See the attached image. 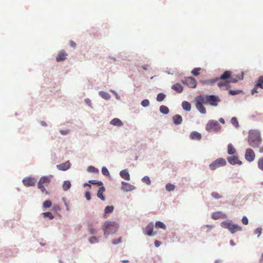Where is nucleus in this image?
Segmentation results:
<instances>
[{
  "label": "nucleus",
  "mask_w": 263,
  "mask_h": 263,
  "mask_svg": "<svg viewBox=\"0 0 263 263\" xmlns=\"http://www.w3.org/2000/svg\"><path fill=\"white\" fill-rule=\"evenodd\" d=\"M176 186L171 183H168L165 185V189L168 192L173 191L175 189Z\"/></svg>",
  "instance_id": "38"
},
{
  "label": "nucleus",
  "mask_w": 263,
  "mask_h": 263,
  "mask_svg": "<svg viewBox=\"0 0 263 263\" xmlns=\"http://www.w3.org/2000/svg\"><path fill=\"white\" fill-rule=\"evenodd\" d=\"M63 189L64 191H67L71 187V184L69 180H65L63 183Z\"/></svg>",
  "instance_id": "33"
},
{
  "label": "nucleus",
  "mask_w": 263,
  "mask_h": 263,
  "mask_svg": "<svg viewBox=\"0 0 263 263\" xmlns=\"http://www.w3.org/2000/svg\"><path fill=\"white\" fill-rule=\"evenodd\" d=\"M83 186H84V187L89 186V187H91V183H90V182H89V181L88 182H85L83 184Z\"/></svg>",
  "instance_id": "64"
},
{
  "label": "nucleus",
  "mask_w": 263,
  "mask_h": 263,
  "mask_svg": "<svg viewBox=\"0 0 263 263\" xmlns=\"http://www.w3.org/2000/svg\"><path fill=\"white\" fill-rule=\"evenodd\" d=\"M22 182L26 187L34 186L35 185L36 179L33 177L28 176L24 178Z\"/></svg>",
  "instance_id": "9"
},
{
  "label": "nucleus",
  "mask_w": 263,
  "mask_h": 263,
  "mask_svg": "<svg viewBox=\"0 0 263 263\" xmlns=\"http://www.w3.org/2000/svg\"><path fill=\"white\" fill-rule=\"evenodd\" d=\"M172 89L179 93H181L183 90V86L179 83L172 85Z\"/></svg>",
  "instance_id": "25"
},
{
  "label": "nucleus",
  "mask_w": 263,
  "mask_h": 263,
  "mask_svg": "<svg viewBox=\"0 0 263 263\" xmlns=\"http://www.w3.org/2000/svg\"><path fill=\"white\" fill-rule=\"evenodd\" d=\"M262 142L261 134L259 130L250 129L249 131L248 143L253 148L260 147Z\"/></svg>",
  "instance_id": "1"
},
{
  "label": "nucleus",
  "mask_w": 263,
  "mask_h": 263,
  "mask_svg": "<svg viewBox=\"0 0 263 263\" xmlns=\"http://www.w3.org/2000/svg\"><path fill=\"white\" fill-rule=\"evenodd\" d=\"M227 153L229 155L231 156L234 155V154L236 153L235 148L231 143L229 144L228 145Z\"/></svg>",
  "instance_id": "29"
},
{
  "label": "nucleus",
  "mask_w": 263,
  "mask_h": 263,
  "mask_svg": "<svg viewBox=\"0 0 263 263\" xmlns=\"http://www.w3.org/2000/svg\"><path fill=\"white\" fill-rule=\"evenodd\" d=\"M226 164V160L224 158H219L212 162L209 167L211 170L214 171L218 167L225 166Z\"/></svg>",
  "instance_id": "6"
},
{
  "label": "nucleus",
  "mask_w": 263,
  "mask_h": 263,
  "mask_svg": "<svg viewBox=\"0 0 263 263\" xmlns=\"http://www.w3.org/2000/svg\"><path fill=\"white\" fill-rule=\"evenodd\" d=\"M162 242L159 240H156L154 241V245L156 248H158L161 245Z\"/></svg>",
  "instance_id": "61"
},
{
  "label": "nucleus",
  "mask_w": 263,
  "mask_h": 263,
  "mask_svg": "<svg viewBox=\"0 0 263 263\" xmlns=\"http://www.w3.org/2000/svg\"><path fill=\"white\" fill-rule=\"evenodd\" d=\"M84 196L87 201H89L91 198V193L88 191H86L85 192Z\"/></svg>",
  "instance_id": "52"
},
{
  "label": "nucleus",
  "mask_w": 263,
  "mask_h": 263,
  "mask_svg": "<svg viewBox=\"0 0 263 263\" xmlns=\"http://www.w3.org/2000/svg\"><path fill=\"white\" fill-rule=\"evenodd\" d=\"M52 209L55 211H60L61 210L60 206L58 204H54L52 206Z\"/></svg>",
  "instance_id": "57"
},
{
  "label": "nucleus",
  "mask_w": 263,
  "mask_h": 263,
  "mask_svg": "<svg viewBox=\"0 0 263 263\" xmlns=\"http://www.w3.org/2000/svg\"><path fill=\"white\" fill-rule=\"evenodd\" d=\"M88 231L91 235H94L96 234L97 231L96 230L93 228V226L92 223H89L88 224Z\"/></svg>",
  "instance_id": "35"
},
{
  "label": "nucleus",
  "mask_w": 263,
  "mask_h": 263,
  "mask_svg": "<svg viewBox=\"0 0 263 263\" xmlns=\"http://www.w3.org/2000/svg\"><path fill=\"white\" fill-rule=\"evenodd\" d=\"M220 226L228 229L232 234H234L237 231H242V228L241 226L233 222L232 220L228 219L221 222Z\"/></svg>",
  "instance_id": "4"
},
{
  "label": "nucleus",
  "mask_w": 263,
  "mask_h": 263,
  "mask_svg": "<svg viewBox=\"0 0 263 263\" xmlns=\"http://www.w3.org/2000/svg\"><path fill=\"white\" fill-rule=\"evenodd\" d=\"M241 222L245 225H247L249 223V219L246 216H243L241 218Z\"/></svg>",
  "instance_id": "56"
},
{
  "label": "nucleus",
  "mask_w": 263,
  "mask_h": 263,
  "mask_svg": "<svg viewBox=\"0 0 263 263\" xmlns=\"http://www.w3.org/2000/svg\"><path fill=\"white\" fill-rule=\"evenodd\" d=\"M155 226L156 229H161L162 230H166V225L161 221H157Z\"/></svg>",
  "instance_id": "31"
},
{
  "label": "nucleus",
  "mask_w": 263,
  "mask_h": 263,
  "mask_svg": "<svg viewBox=\"0 0 263 263\" xmlns=\"http://www.w3.org/2000/svg\"><path fill=\"white\" fill-rule=\"evenodd\" d=\"M159 110L160 112L163 115H167L170 112V110L168 107L163 105H162L160 106Z\"/></svg>",
  "instance_id": "32"
},
{
  "label": "nucleus",
  "mask_w": 263,
  "mask_h": 263,
  "mask_svg": "<svg viewBox=\"0 0 263 263\" xmlns=\"http://www.w3.org/2000/svg\"><path fill=\"white\" fill-rule=\"evenodd\" d=\"M71 166V164L69 160L66 161L65 162L63 163L57 165V168L60 170L62 171H66L69 169Z\"/></svg>",
  "instance_id": "16"
},
{
  "label": "nucleus",
  "mask_w": 263,
  "mask_h": 263,
  "mask_svg": "<svg viewBox=\"0 0 263 263\" xmlns=\"http://www.w3.org/2000/svg\"><path fill=\"white\" fill-rule=\"evenodd\" d=\"M37 187L40 189L41 191L43 193H45L46 195H49V193L48 191H47L46 189L45 188V186L44 185L41 184H37Z\"/></svg>",
  "instance_id": "46"
},
{
  "label": "nucleus",
  "mask_w": 263,
  "mask_h": 263,
  "mask_svg": "<svg viewBox=\"0 0 263 263\" xmlns=\"http://www.w3.org/2000/svg\"><path fill=\"white\" fill-rule=\"evenodd\" d=\"M258 168L263 171V157L260 158L257 161Z\"/></svg>",
  "instance_id": "45"
},
{
  "label": "nucleus",
  "mask_w": 263,
  "mask_h": 263,
  "mask_svg": "<svg viewBox=\"0 0 263 263\" xmlns=\"http://www.w3.org/2000/svg\"><path fill=\"white\" fill-rule=\"evenodd\" d=\"M105 191V188L103 185L100 186L97 193V197L100 198L101 200L104 201L106 199L105 196L103 195V193Z\"/></svg>",
  "instance_id": "20"
},
{
  "label": "nucleus",
  "mask_w": 263,
  "mask_h": 263,
  "mask_svg": "<svg viewBox=\"0 0 263 263\" xmlns=\"http://www.w3.org/2000/svg\"><path fill=\"white\" fill-rule=\"evenodd\" d=\"M255 86L256 88H260L263 89V76H260L257 81L255 82Z\"/></svg>",
  "instance_id": "30"
},
{
  "label": "nucleus",
  "mask_w": 263,
  "mask_h": 263,
  "mask_svg": "<svg viewBox=\"0 0 263 263\" xmlns=\"http://www.w3.org/2000/svg\"><path fill=\"white\" fill-rule=\"evenodd\" d=\"M262 232V229L261 227L256 228L253 232L255 235H257V237L258 238L260 236Z\"/></svg>",
  "instance_id": "44"
},
{
  "label": "nucleus",
  "mask_w": 263,
  "mask_h": 263,
  "mask_svg": "<svg viewBox=\"0 0 263 263\" xmlns=\"http://www.w3.org/2000/svg\"><path fill=\"white\" fill-rule=\"evenodd\" d=\"M257 88H256V86H254V87L251 90V93L252 95H253V94H254L255 93H257L258 92Z\"/></svg>",
  "instance_id": "62"
},
{
  "label": "nucleus",
  "mask_w": 263,
  "mask_h": 263,
  "mask_svg": "<svg viewBox=\"0 0 263 263\" xmlns=\"http://www.w3.org/2000/svg\"><path fill=\"white\" fill-rule=\"evenodd\" d=\"M232 76V71L231 70H226L224 71L222 74L219 77H217L218 78V80H223L228 81L229 79L231 78Z\"/></svg>",
  "instance_id": "15"
},
{
  "label": "nucleus",
  "mask_w": 263,
  "mask_h": 263,
  "mask_svg": "<svg viewBox=\"0 0 263 263\" xmlns=\"http://www.w3.org/2000/svg\"><path fill=\"white\" fill-rule=\"evenodd\" d=\"M102 173L103 175L105 176H109L110 175V173L108 168L106 166H103L102 167Z\"/></svg>",
  "instance_id": "50"
},
{
  "label": "nucleus",
  "mask_w": 263,
  "mask_h": 263,
  "mask_svg": "<svg viewBox=\"0 0 263 263\" xmlns=\"http://www.w3.org/2000/svg\"><path fill=\"white\" fill-rule=\"evenodd\" d=\"M221 129V126L218 122L215 120H210L205 125V129L208 132H213L214 133L219 132Z\"/></svg>",
  "instance_id": "5"
},
{
  "label": "nucleus",
  "mask_w": 263,
  "mask_h": 263,
  "mask_svg": "<svg viewBox=\"0 0 263 263\" xmlns=\"http://www.w3.org/2000/svg\"><path fill=\"white\" fill-rule=\"evenodd\" d=\"M200 70H201V68L200 67H196V68H194L191 71V73L193 76L197 77L199 74V71Z\"/></svg>",
  "instance_id": "48"
},
{
  "label": "nucleus",
  "mask_w": 263,
  "mask_h": 263,
  "mask_svg": "<svg viewBox=\"0 0 263 263\" xmlns=\"http://www.w3.org/2000/svg\"><path fill=\"white\" fill-rule=\"evenodd\" d=\"M111 92L115 95V97L117 100H120L121 98L120 96L118 95V93L115 91V90H111Z\"/></svg>",
  "instance_id": "59"
},
{
  "label": "nucleus",
  "mask_w": 263,
  "mask_h": 263,
  "mask_svg": "<svg viewBox=\"0 0 263 263\" xmlns=\"http://www.w3.org/2000/svg\"><path fill=\"white\" fill-rule=\"evenodd\" d=\"M195 106L197 109L202 114H205L206 112V109L203 106L204 103L199 98L198 96H196L195 99Z\"/></svg>",
  "instance_id": "7"
},
{
  "label": "nucleus",
  "mask_w": 263,
  "mask_h": 263,
  "mask_svg": "<svg viewBox=\"0 0 263 263\" xmlns=\"http://www.w3.org/2000/svg\"><path fill=\"white\" fill-rule=\"evenodd\" d=\"M217 81H218V78L217 77H216V78H215L214 79H209V80H200L199 82L202 83V84H204V85H209V86H212V85H213V84L214 83H216Z\"/></svg>",
  "instance_id": "21"
},
{
  "label": "nucleus",
  "mask_w": 263,
  "mask_h": 263,
  "mask_svg": "<svg viewBox=\"0 0 263 263\" xmlns=\"http://www.w3.org/2000/svg\"><path fill=\"white\" fill-rule=\"evenodd\" d=\"M69 45L71 47L74 48L76 46V44L72 41L69 42Z\"/></svg>",
  "instance_id": "63"
},
{
  "label": "nucleus",
  "mask_w": 263,
  "mask_h": 263,
  "mask_svg": "<svg viewBox=\"0 0 263 263\" xmlns=\"http://www.w3.org/2000/svg\"><path fill=\"white\" fill-rule=\"evenodd\" d=\"M110 124L117 126H121L123 124L122 121L120 119L117 118L112 119L110 122Z\"/></svg>",
  "instance_id": "27"
},
{
  "label": "nucleus",
  "mask_w": 263,
  "mask_h": 263,
  "mask_svg": "<svg viewBox=\"0 0 263 263\" xmlns=\"http://www.w3.org/2000/svg\"><path fill=\"white\" fill-rule=\"evenodd\" d=\"M244 78V72L242 71L240 74H236L234 77H231V78L228 80V83H236L239 80H243Z\"/></svg>",
  "instance_id": "17"
},
{
  "label": "nucleus",
  "mask_w": 263,
  "mask_h": 263,
  "mask_svg": "<svg viewBox=\"0 0 263 263\" xmlns=\"http://www.w3.org/2000/svg\"><path fill=\"white\" fill-rule=\"evenodd\" d=\"M119 228V224L115 221H106L103 224L104 234L107 238L109 234L115 233Z\"/></svg>",
  "instance_id": "3"
},
{
  "label": "nucleus",
  "mask_w": 263,
  "mask_h": 263,
  "mask_svg": "<svg viewBox=\"0 0 263 263\" xmlns=\"http://www.w3.org/2000/svg\"><path fill=\"white\" fill-rule=\"evenodd\" d=\"M149 101L147 99H144L141 102V105L143 107H147L149 106Z\"/></svg>",
  "instance_id": "49"
},
{
  "label": "nucleus",
  "mask_w": 263,
  "mask_h": 263,
  "mask_svg": "<svg viewBox=\"0 0 263 263\" xmlns=\"http://www.w3.org/2000/svg\"><path fill=\"white\" fill-rule=\"evenodd\" d=\"M198 96L204 103V105L217 106L218 102L221 101L220 98L215 95H203Z\"/></svg>",
  "instance_id": "2"
},
{
  "label": "nucleus",
  "mask_w": 263,
  "mask_h": 263,
  "mask_svg": "<svg viewBox=\"0 0 263 263\" xmlns=\"http://www.w3.org/2000/svg\"><path fill=\"white\" fill-rule=\"evenodd\" d=\"M154 224L153 222H150L148 225L143 229L144 233L148 236H154L156 235V233L153 231Z\"/></svg>",
  "instance_id": "11"
},
{
  "label": "nucleus",
  "mask_w": 263,
  "mask_h": 263,
  "mask_svg": "<svg viewBox=\"0 0 263 263\" xmlns=\"http://www.w3.org/2000/svg\"><path fill=\"white\" fill-rule=\"evenodd\" d=\"M211 196L215 199H219L222 198V196H221L217 192H212L211 193Z\"/></svg>",
  "instance_id": "54"
},
{
  "label": "nucleus",
  "mask_w": 263,
  "mask_h": 263,
  "mask_svg": "<svg viewBox=\"0 0 263 263\" xmlns=\"http://www.w3.org/2000/svg\"><path fill=\"white\" fill-rule=\"evenodd\" d=\"M182 83L192 88H196L197 85V82L196 79L192 77H185L184 79L182 80Z\"/></svg>",
  "instance_id": "8"
},
{
  "label": "nucleus",
  "mask_w": 263,
  "mask_h": 263,
  "mask_svg": "<svg viewBox=\"0 0 263 263\" xmlns=\"http://www.w3.org/2000/svg\"><path fill=\"white\" fill-rule=\"evenodd\" d=\"M52 205V202L50 200H46L43 203V207L45 209H48Z\"/></svg>",
  "instance_id": "42"
},
{
  "label": "nucleus",
  "mask_w": 263,
  "mask_h": 263,
  "mask_svg": "<svg viewBox=\"0 0 263 263\" xmlns=\"http://www.w3.org/2000/svg\"><path fill=\"white\" fill-rule=\"evenodd\" d=\"M42 215L44 218H47L50 220L54 219V217L50 212H46L42 213Z\"/></svg>",
  "instance_id": "37"
},
{
  "label": "nucleus",
  "mask_w": 263,
  "mask_h": 263,
  "mask_svg": "<svg viewBox=\"0 0 263 263\" xmlns=\"http://www.w3.org/2000/svg\"><path fill=\"white\" fill-rule=\"evenodd\" d=\"M190 138L192 140H200L202 138V136L199 132L194 131L191 133Z\"/></svg>",
  "instance_id": "24"
},
{
  "label": "nucleus",
  "mask_w": 263,
  "mask_h": 263,
  "mask_svg": "<svg viewBox=\"0 0 263 263\" xmlns=\"http://www.w3.org/2000/svg\"><path fill=\"white\" fill-rule=\"evenodd\" d=\"M52 177V175L49 176H44L40 178L37 184L43 185L44 183L48 184L51 182V178Z\"/></svg>",
  "instance_id": "18"
},
{
  "label": "nucleus",
  "mask_w": 263,
  "mask_h": 263,
  "mask_svg": "<svg viewBox=\"0 0 263 263\" xmlns=\"http://www.w3.org/2000/svg\"><path fill=\"white\" fill-rule=\"evenodd\" d=\"M99 95L100 97L105 100H109L111 97L109 93L104 91H100L99 92Z\"/></svg>",
  "instance_id": "28"
},
{
  "label": "nucleus",
  "mask_w": 263,
  "mask_h": 263,
  "mask_svg": "<svg viewBox=\"0 0 263 263\" xmlns=\"http://www.w3.org/2000/svg\"><path fill=\"white\" fill-rule=\"evenodd\" d=\"M245 158L249 162L253 161L255 158V154L253 150L250 148H247L246 150Z\"/></svg>",
  "instance_id": "10"
},
{
  "label": "nucleus",
  "mask_w": 263,
  "mask_h": 263,
  "mask_svg": "<svg viewBox=\"0 0 263 263\" xmlns=\"http://www.w3.org/2000/svg\"><path fill=\"white\" fill-rule=\"evenodd\" d=\"M165 97H166V95L164 93L160 92L157 95V98H156V100L158 102H161L165 99Z\"/></svg>",
  "instance_id": "41"
},
{
  "label": "nucleus",
  "mask_w": 263,
  "mask_h": 263,
  "mask_svg": "<svg viewBox=\"0 0 263 263\" xmlns=\"http://www.w3.org/2000/svg\"><path fill=\"white\" fill-rule=\"evenodd\" d=\"M227 159L228 162L232 165L236 164L241 165L242 163V161L239 160L238 157L236 155L229 156L227 157Z\"/></svg>",
  "instance_id": "12"
},
{
  "label": "nucleus",
  "mask_w": 263,
  "mask_h": 263,
  "mask_svg": "<svg viewBox=\"0 0 263 263\" xmlns=\"http://www.w3.org/2000/svg\"><path fill=\"white\" fill-rule=\"evenodd\" d=\"M88 240L89 242L91 244L96 243L99 242L98 238L95 236H92L89 237L88 238Z\"/></svg>",
  "instance_id": "51"
},
{
  "label": "nucleus",
  "mask_w": 263,
  "mask_h": 263,
  "mask_svg": "<svg viewBox=\"0 0 263 263\" xmlns=\"http://www.w3.org/2000/svg\"><path fill=\"white\" fill-rule=\"evenodd\" d=\"M228 216L221 211L214 212L211 215V218L214 220H217L219 218H227Z\"/></svg>",
  "instance_id": "14"
},
{
  "label": "nucleus",
  "mask_w": 263,
  "mask_h": 263,
  "mask_svg": "<svg viewBox=\"0 0 263 263\" xmlns=\"http://www.w3.org/2000/svg\"><path fill=\"white\" fill-rule=\"evenodd\" d=\"M230 122L236 128H238L239 127V122L236 117H232L230 120Z\"/></svg>",
  "instance_id": "36"
},
{
  "label": "nucleus",
  "mask_w": 263,
  "mask_h": 263,
  "mask_svg": "<svg viewBox=\"0 0 263 263\" xmlns=\"http://www.w3.org/2000/svg\"><path fill=\"white\" fill-rule=\"evenodd\" d=\"M136 187L129 183L122 181L121 182V190L125 192H130L136 190Z\"/></svg>",
  "instance_id": "13"
},
{
  "label": "nucleus",
  "mask_w": 263,
  "mask_h": 263,
  "mask_svg": "<svg viewBox=\"0 0 263 263\" xmlns=\"http://www.w3.org/2000/svg\"><path fill=\"white\" fill-rule=\"evenodd\" d=\"M59 132L62 135H66L67 134H68L69 133V130H68V129H66V130L60 129Z\"/></svg>",
  "instance_id": "58"
},
{
  "label": "nucleus",
  "mask_w": 263,
  "mask_h": 263,
  "mask_svg": "<svg viewBox=\"0 0 263 263\" xmlns=\"http://www.w3.org/2000/svg\"><path fill=\"white\" fill-rule=\"evenodd\" d=\"M114 210V206L113 205H107L105 206L104 211V214H108L112 213Z\"/></svg>",
  "instance_id": "34"
},
{
  "label": "nucleus",
  "mask_w": 263,
  "mask_h": 263,
  "mask_svg": "<svg viewBox=\"0 0 263 263\" xmlns=\"http://www.w3.org/2000/svg\"><path fill=\"white\" fill-rule=\"evenodd\" d=\"M67 55V54L65 51V50H62L58 53V54L56 58V61L58 62H63L66 59V57Z\"/></svg>",
  "instance_id": "19"
},
{
  "label": "nucleus",
  "mask_w": 263,
  "mask_h": 263,
  "mask_svg": "<svg viewBox=\"0 0 263 263\" xmlns=\"http://www.w3.org/2000/svg\"><path fill=\"white\" fill-rule=\"evenodd\" d=\"M87 171L89 173H92L95 174L98 173L99 172V170L98 168L91 165L87 167Z\"/></svg>",
  "instance_id": "40"
},
{
  "label": "nucleus",
  "mask_w": 263,
  "mask_h": 263,
  "mask_svg": "<svg viewBox=\"0 0 263 263\" xmlns=\"http://www.w3.org/2000/svg\"><path fill=\"white\" fill-rule=\"evenodd\" d=\"M241 92H242V90L241 89H237V90L230 89L229 90V94L231 96H235V95L239 94Z\"/></svg>",
  "instance_id": "43"
},
{
  "label": "nucleus",
  "mask_w": 263,
  "mask_h": 263,
  "mask_svg": "<svg viewBox=\"0 0 263 263\" xmlns=\"http://www.w3.org/2000/svg\"><path fill=\"white\" fill-rule=\"evenodd\" d=\"M122 237H120L117 239H114L112 240V243L114 245H117L121 242Z\"/></svg>",
  "instance_id": "55"
},
{
  "label": "nucleus",
  "mask_w": 263,
  "mask_h": 263,
  "mask_svg": "<svg viewBox=\"0 0 263 263\" xmlns=\"http://www.w3.org/2000/svg\"><path fill=\"white\" fill-rule=\"evenodd\" d=\"M183 109L186 111H190L191 110V104L186 101H183L181 104Z\"/></svg>",
  "instance_id": "26"
},
{
  "label": "nucleus",
  "mask_w": 263,
  "mask_h": 263,
  "mask_svg": "<svg viewBox=\"0 0 263 263\" xmlns=\"http://www.w3.org/2000/svg\"><path fill=\"white\" fill-rule=\"evenodd\" d=\"M173 123L176 125H180L183 121L182 117L181 115L176 114L173 117Z\"/></svg>",
  "instance_id": "22"
},
{
  "label": "nucleus",
  "mask_w": 263,
  "mask_h": 263,
  "mask_svg": "<svg viewBox=\"0 0 263 263\" xmlns=\"http://www.w3.org/2000/svg\"><path fill=\"white\" fill-rule=\"evenodd\" d=\"M89 182H90L91 185V184H97L100 186H102L103 185V183L101 181H99L97 180H89Z\"/></svg>",
  "instance_id": "47"
},
{
  "label": "nucleus",
  "mask_w": 263,
  "mask_h": 263,
  "mask_svg": "<svg viewBox=\"0 0 263 263\" xmlns=\"http://www.w3.org/2000/svg\"><path fill=\"white\" fill-rule=\"evenodd\" d=\"M142 182L145 183L146 185H150L151 184V180L149 176H145L142 179Z\"/></svg>",
  "instance_id": "39"
},
{
  "label": "nucleus",
  "mask_w": 263,
  "mask_h": 263,
  "mask_svg": "<svg viewBox=\"0 0 263 263\" xmlns=\"http://www.w3.org/2000/svg\"><path fill=\"white\" fill-rule=\"evenodd\" d=\"M121 177L125 180L129 181L130 180V175L127 169H124L120 172Z\"/></svg>",
  "instance_id": "23"
},
{
  "label": "nucleus",
  "mask_w": 263,
  "mask_h": 263,
  "mask_svg": "<svg viewBox=\"0 0 263 263\" xmlns=\"http://www.w3.org/2000/svg\"><path fill=\"white\" fill-rule=\"evenodd\" d=\"M85 102L89 106H90V107H92L91 102V100L89 99H88V98L85 99Z\"/></svg>",
  "instance_id": "60"
},
{
  "label": "nucleus",
  "mask_w": 263,
  "mask_h": 263,
  "mask_svg": "<svg viewBox=\"0 0 263 263\" xmlns=\"http://www.w3.org/2000/svg\"><path fill=\"white\" fill-rule=\"evenodd\" d=\"M229 84H230V83H228V81L220 82L218 83L217 85L219 88H221L222 87H223L224 86H228Z\"/></svg>",
  "instance_id": "53"
}]
</instances>
